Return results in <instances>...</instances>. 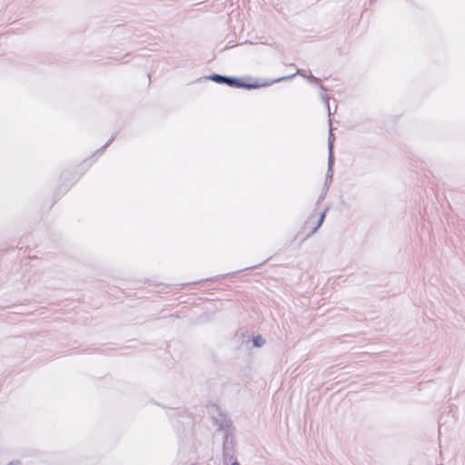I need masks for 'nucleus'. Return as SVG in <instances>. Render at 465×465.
<instances>
[{
	"instance_id": "4468645a",
	"label": "nucleus",
	"mask_w": 465,
	"mask_h": 465,
	"mask_svg": "<svg viewBox=\"0 0 465 465\" xmlns=\"http://www.w3.org/2000/svg\"><path fill=\"white\" fill-rule=\"evenodd\" d=\"M73 185V183H70V184H66V185H64L62 184L59 188H58V191L59 193H61L62 194L64 193L65 192H67L69 190V188Z\"/></svg>"
},
{
	"instance_id": "20e7f679",
	"label": "nucleus",
	"mask_w": 465,
	"mask_h": 465,
	"mask_svg": "<svg viewBox=\"0 0 465 465\" xmlns=\"http://www.w3.org/2000/svg\"><path fill=\"white\" fill-rule=\"evenodd\" d=\"M335 163V156H334V150L330 148V155H328V166H327V172L326 176L333 177V166Z\"/></svg>"
},
{
	"instance_id": "423d86ee",
	"label": "nucleus",
	"mask_w": 465,
	"mask_h": 465,
	"mask_svg": "<svg viewBox=\"0 0 465 465\" xmlns=\"http://www.w3.org/2000/svg\"><path fill=\"white\" fill-rule=\"evenodd\" d=\"M295 75H301L304 78H306L307 74H305V72L302 69H298L297 72L295 74H290V75H286V76H282V77H279L277 79H274V80H272L271 83H279V82H282V81H284V80H287V79H291L292 77H294Z\"/></svg>"
},
{
	"instance_id": "0eeeda50",
	"label": "nucleus",
	"mask_w": 465,
	"mask_h": 465,
	"mask_svg": "<svg viewBox=\"0 0 465 465\" xmlns=\"http://www.w3.org/2000/svg\"><path fill=\"white\" fill-rule=\"evenodd\" d=\"M116 137V134H114L103 145L100 149H98L94 156H100L104 153V152L106 150L107 147L110 146V144L114 141Z\"/></svg>"
},
{
	"instance_id": "aec40b11",
	"label": "nucleus",
	"mask_w": 465,
	"mask_h": 465,
	"mask_svg": "<svg viewBox=\"0 0 465 465\" xmlns=\"http://www.w3.org/2000/svg\"><path fill=\"white\" fill-rule=\"evenodd\" d=\"M67 174H68V173H65V172H64V173H62V178H64V179H65V178H66V176H67Z\"/></svg>"
},
{
	"instance_id": "a211bd4d",
	"label": "nucleus",
	"mask_w": 465,
	"mask_h": 465,
	"mask_svg": "<svg viewBox=\"0 0 465 465\" xmlns=\"http://www.w3.org/2000/svg\"><path fill=\"white\" fill-rule=\"evenodd\" d=\"M231 465H241L240 462L237 460H234Z\"/></svg>"
},
{
	"instance_id": "9d476101",
	"label": "nucleus",
	"mask_w": 465,
	"mask_h": 465,
	"mask_svg": "<svg viewBox=\"0 0 465 465\" xmlns=\"http://www.w3.org/2000/svg\"><path fill=\"white\" fill-rule=\"evenodd\" d=\"M321 98L322 100V102L324 103L327 110H328V115L329 117H331V107H330V102H329V96L327 94H321Z\"/></svg>"
},
{
	"instance_id": "dca6fc26",
	"label": "nucleus",
	"mask_w": 465,
	"mask_h": 465,
	"mask_svg": "<svg viewBox=\"0 0 465 465\" xmlns=\"http://www.w3.org/2000/svg\"><path fill=\"white\" fill-rule=\"evenodd\" d=\"M327 192H328V191H325V189L323 188V190H322V192L321 195L319 196L318 203L324 199V197H325V195H326Z\"/></svg>"
},
{
	"instance_id": "6ab92c4d",
	"label": "nucleus",
	"mask_w": 465,
	"mask_h": 465,
	"mask_svg": "<svg viewBox=\"0 0 465 465\" xmlns=\"http://www.w3.org/2000/svg\"><path fill=\"white\" fill-rule=\"evenodd\" d=\"M256 267H258V265L250 266V267L245 268L244 270L253 269V268H256Z\"/></svg>"
},
{
	"instance_id": "f257e3e1",
	"label": "nucleus",
	"mask_w": 465,
	"mask_h": 465,
	"mask_svg": "<svg viewBox=\"0 0 465 465\" xmlns=\"http://www.w3.org/2000/svg\"><path fill=\"white\" fill-rule=\"evenodd\" d=\"M236 83L234 84V88L246 89V90H253L260 87H265L272 84L271 81H264L260 83L258 80L253 79L252 76H244V77H237Z\"/></svg>"
},
{
	"instance_id": "6e6552de",
	"label": "nucleus",
	"mask_w": 465,
	"mask_h": 465,
	"mask_svg": "<svg viewBox=\"0 0 465 465\" xmlns=\"http://www.w3.org/2000/svg\"><path fill=\"white\" fill-rule=\"evenodd\" d=\"M252 341V346L255 348H260L265 343V340L261 334L253 336Z\"/></svg>"
},
{
	"instance_id": "1a4fd4ad",
	"label": "nucleus",
	"mask_w": 465,
	"mask_h": 465,
	"mask_svg": "<svg viewBox=\"0 0 465 465\" xmlns=\"http://www.w3.org/2000/svg\"><path fill=\"white\" fill-rule=\"evenodd\" d=\"M306 79L311 83V84H319V87L321 90L322 91H327V88L322 85V84H320V79L316 76H314L313 74H309L306 76Z\"/></svg>"
},
{
	"instance_id": "2eb2a0df",
	"label": "nucleus",
	"mask_w": 465,
	"mask_h": 465,
	"mask_svg": "<svg viewBox=\"0 0 465 465\" xmlns=\"http://www.w3.org/2000/svg\"><path fill=\"white\" fill-rule=\"evenodd\" d=\"M321 227H318L316 224L313 228H312V231L304 237L303 241L307 240L309 237L313 235Z\"/></svg>"
},
{
	"instance_id": "f8f14e48",
	"label": "nucleus",
	"mask_w": 465,
	"mask_h": 465,
	"mask_svg": "<svg viewBox=\"0 0 465 465\" xmlns=\"http://www.w3.org/2000/svg\"><path fill=\"white\" fill-rule=\"evenodd\" d=\"M333 141H334V134L331 129L330 133H329V137H328V155H330V148L331 147V149H333Z\"/></svg>"
},
{
	"instance_id": "39448f33",
	"label": "nucleus",
	"mask_w": 465,
	"mask_h": 465,
	"mask_svg": "<svg viewBox=\"0 0 465 465\" xmlns=\"http://www.w3.org/2000/svg\"><path fill=\"white\" fill-rule=\"evenodd\" d=\"M215 423L218 425L219 430H226L230 426V420H228L223 413H220L218 417L215 418Z\"/></svg>"
},
{
	"instance_id": "7ed1b4c3",
	"label": "nucleus",
	"mask_w": 465,
	"mask_h": 465,
	"mask_svg": "<svg viewBox=\"0 0 465 465\" xmlns=\"http://www.w3.org/2000/svg\"><path fill=\"white\" fill-rule=\"evenodd\" d=\"M205 79L213 81L219 84H225L232 88H234V84L236 83V76L223 75L215 73L206 76Z\"/></svg>"
},
{
	"instance_id": "ddd939ff",
	"label": "nucleus",
	"mask_w": 465,
	"mask_h": 465,
	"mask_svg": "<svg viewBox=\"0 0 465 465\" xmlns=\"http://www.w3.org/2000/svg\"><path fill=\"white\" fill-rule=\"evenodd\" d=\"M332 183V177L325 176V182H324V189L325 191H329L330 185Z\"/></svg>"
},
{
	"instance_id": "9b49d317",
	"label": "nucleus",
	"mask_w": 465,
	"mask_h": 465,
	"mask_svg": "<svg viewBox=\"0 0 465 465\" xmlns=\"http://www.w3.org/2000/svg\"><path fill=\"white\" fill-rule=\"evenodd\" d=\"M328 210H329V207H326V208H325V209L321 213L320 217H319V219H318V221H317V223H316V224L318 225V227H321V226L322 225V223H323V222H324V219H325V216H326V213L328 212Z\"/></svg>"
},
{
	"instance_id": "f3484780",
	"label": "nucleus",
	"mask_w": 465,
	"mask_h": 465,
	"mask_svg": "<svg viewBox=\"0 0 465 465\" xmlns=\"http://www.w3.org/2000/svg\"><path fill=\"white\" fill-rule=\"evenodd\" d=\"M6 465H22L21 461L18 460H14L12 461H10L8 464Z\"/></svg>"
},
{
	"instance_id": "f03ea898",
	"label": "nucleus",
	"mask_w": 465,
	"mask_h": 465,
	"mask_svg": "<svg viewBox=\"0 0 465 465\" xmlns=\"http://www.w3.org/2000/svg\"><path fill=\"white\" fill-rule=\"evenodd\" d=\"M232 459H233L232 437L229 433L226 432L223 436V463L227 464Z\"/></svg>"
},
{
	"instance_id": "412c9836",
	"label": "nucleus",
	"mask_w": 465,
	"mask_h": 465,
	"mask_svg": "<svg viewBox=\"0 0 465 465\" xmlns=\"http://www.w3.org/2000/svg\"><path fill=\"white\" fill-rule=\"evenodd\" d=\"M174 413H181V412H184V411H173Z\"/></svg>"
}]
</instances>
